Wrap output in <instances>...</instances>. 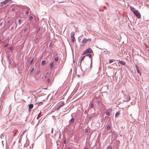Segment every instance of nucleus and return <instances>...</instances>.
I'll return each instance as SVG.
<instances>
[{
    "mask_svg": "<svg viewBox=\"0 0 149 149\" xmlns=\"http://www.w3.org/2000/svg\"><path fill=\"white\" fill-rule=\"evenodd\" d=\"M63 2H60V3H63Z\"/></svg>",
    "mask_w": 149,
    "mask_h": 149,
    "instance_id": "a19ab883",
    "label": "nucleus"
},
{
    "mask_svg": "<svg viewBox=\"0 0 149 149\" xmlns=\"http://www.w3.org/2000/svg\"><path fill=\"white\" fill-rule=\"evenodd\" d=\"M35 72L34 68L33 67L32 68L31 70V73H33Z\"/></svg>",
    "mask_w": 149,
    "mask_h": 149,
    "instance_id": "ddd939ff",
    "label": "nucleus"
},
{
    "mask_svg": "<svg viewBox=\"0 0 149 149\" xmlns=\"http://www.w3.org/2000/svg\"><path fill=\"white\" fill-rule=\"evenodd\" d=\"M8 44H7H7H6L5 45V47H7V46H8Z\"/></svg>",
    "mask_w": 149,
    "mask_h": 149,
    "instance_id": "c756f323",
    "label": "nucleus"
},
{
    "mask_svg": "<svg viewBox=\"0 0 149 149\" xmlns=\"http://www.w3.org/2000/svg\"><path fill=\"white\" fill-rule=\"evenodd\" d=\"M89 40V39H87L86 38H84L82 40L81 42L84 44H86L87 43L88 41Z\"/></svg>",
    "mask_w": 149,
    "mask_h": 149,
    "instance_id": "39448f33",
    "label": "nucleus"
},
{
    "mask_svg": "<svg viewBox=\"0 0 149 149\" xmlns=\"http://www.w3.org/2000/svg\"><path fill=\"white\" fill-rule=\"evenodd\" d=\"M112 149V147L111 146L109 147L108 148V149Z\"/></svg>",
    "mask_w": 149,
    "mask_h": 149,
    "instance_id": "2f4dec72",
    "label": "nucleus"
},
{
    "mask_svg": "<svg viewBox=\"0 0 149 149\" xmlns=\"http://www.w3.org/2000/svg\"><path fill=\"white\" fill-rule=\"evenodd\" d=\"M135 67L138 73L139 74L140 76H141V72H139L138 67L136 65H135Z\"/></svg>",
    "mask_w": 149,
    "mask_h": 149,
    "instance_id": "9b49d317",
    "label": "nucleus"
},
{
    "mask_svg": "<svg viewBox=\"0 0 149 149\" xmlns=\"http://www.w3.org/2000/svg\"><path fill=\"white\" fill-rule=\"evenodd\" d=\"M5 22V20L4 19H2L0 21V27H1V26Z\"/></svg>",
    "mask_w": 149,
    "mask_h": 149,
    "instance_id": "9d476101",
    "label": "nucleus"
},
{
    "mask_svg": "<svg viewBox=\"0 0 149 149\" xmlns=\"http://www.w3.org/2000/svg\"><path fill=\"white\" fill-rule=\"evenodd\" d=\"M38 116L37 117V119H38Z\"/></svg>",
    "mask_w": 149,
    "mask_h": 149,
    "instance_id": "ea45409f",
    "label": "nucleus"
},
{
    "mask_svg": "<svg viewBox=\"0 0 149 149\" xmlns=\"http://www.w3.org/2000/svg\"><path fill=\"white\" fill-rule=\"evenodd\" d=\"M106 113L107 116H109L110 114V112L109 111H107L106 112Z\"/></svg>",
    "mask_w": 149,
    "mask_h": 149,
    "instance_id": "aec40b11",
    "label": "nucleus"
},
{
    "mask_svg": "<svg viewBox=\"0 0 149 149\" xmlns=\"http://www.w3.org/2000/svg\"><path fill=\"white\" fill-rule=\"evenodd\" d=\"M40 31V29H38L37 31V32H39V31Z\"/></svg>",
    "mask_w": 149,
    "mask_h": 149,
    "instance_id": "f704fd0d",
    "label": "nucleus"
},
{
    "mask_svg": "<svg viewBox=\"0 0 149 149\" xmlns=\"http://www.w3.org/2000/svg\"><path fill=\"white\" fill-rule=\"evenodd\" d=\"M53 132V128H52V130H51V132Z\"/></svg>",
    "mask_w": 149,
    "mask_h": 149,
    "instance_id": "4c0bfd02",
    "label": "nucleus"
},
{
    "mask_svg": "<svg viewBox=\"0 0 149 149\" xmlns=\"http://www.w3.org/2000/svg\"><path fill=\"white\" fill-rule=\"evenodd\" d=\"M27 29H26H26H24V32H26V30H27Z\"/></svg>",
    "mask_w": 149,
    "mask_h": 149,
    "instance_id": "c9c22d12",
    "label": "nucleus"
},
{
    "mask_svg": "<svg viewBox=\"0 0 149 149\" xmlns=\"http://www.w3.org/2000/svg\"><path fill=\"white\" fill-rule=\"evenodd\" d=\"M41 64L42 65H45L46 64V61L45 60H44L42 61Z\"/></svg>",
    "mask_w": 149,
    "mask_h": 149,
    "instance_id": "4468645a",
    "label": "nucleus"
},
{
    "mask_svg": "<svg viewBox=\"0 0 149 149\" xmlns=\"http://www.w3.org/2000/svg\"><path fill=\"white\" fill-rule=\"evenodd\" d=\"M74 31H73L71 33L70 35V37L71 38V40L72 41V42H74Z\"/></svg>",
    "mask_w": 149,
    "mask_h": 149,
    "instance_id": "7ed1b4c3",
    "label": "nucleus"
},
{
    "mask_svg": "<svg viewBox=\"0 0 149 149\" xmlns=\"http://www.w3.org/2000/svg\"><path fill=\"white\" fill-rule=\"evenodd\" d=\"M113 61V60L112 59H110L109 60V63H111Z\"/></svg>",
    "mask_w": 149,
    "mask_h": 149,
    "instance_id": "393cba45",
    "label": "nucleus"
},
{
    "mask_svg": "<svg viewBox=\"0 0 149 149\" xmlns=\"http://www.w3.org/2000/svg\"><path fill=\"white\" fill-rule=\"evenodd\" d=\"M29 13V12L28 10H26V13L27 14H28Z\"/></svg>",
    "mask_w": 149,
    "mask_h": 149,
    "instance_id": "bb28decb",
    "label": "nucleus"
},
{
    "mask_svg": "<svg viewBox=\"0 0 149 149\" xmlns=\"http://www.w3.org/2000/svg\"><path fill=\"white\" fill-rule=\"evenodd\" d=\"M87 56H88L89 58H91L92 56V54H88L86 55Z\"/></svg>",
    "mask_w": 149,
    "mask_h": 149,
    "instance_id": "6ab92c4d",
    "label": "nucleus"
},
{
    "mask_svg": "<svg viewBox=\"0 0 149 149\" xmlns=\"http://www.w3.org/2000/svg\"><path fill=\"white\" fill-rule=\"evenodd\" d=\"M33 60H34V59H33H33H32L31 60V61H30V64H31V63H32L33 62Z\"/></svg>",
    "mask_w": 149,
    "mask_h": 149,
    "instance_id": "a878e982",
    "label": "nucleus"
},
{
    "mask_svg": "<svg viewBox=\"0 0 149 149\" xmlns=\"http://www.w3.org/2000/svg\"><path fill=\"white\" fill-rule=\"evenodd\" d=\"M120 113L118 112H116L115 114V117H118Z\"/></svg>",
    "mask_w": 149,
    "mask_h": 149,
    "instance_id": "a211bd4d",
    "label": "nucleus"
},
{
    "mask_svg": "<svg viewBox=\"0 0 149 149\" xmlns=\"http://www.w3.org/2000/svg\"><path fill=\"white\" fill-rule=\"evenodd\" d=\"M33 107V104H30L29 105V109H32Z\"/></svg>",
    "mask_w": 149,
    "mask_h": 149,
    "instance_id": "f8f14e48",
    "label": "nucleus"
},
{
    "mask_svg": "<svg viewBox=\"0 0 149 149\" xmlns=\"http://www.w3.org/2000/svg\"><path fill=\"white\" fill-rule=\"evenodd\" d=\"M130 7L131 10L134 13L136 12V11L138 10H136L134 7H132L131 6H130Z\"/></svg>",
    "mask_w": 149,
    "mask_h": 149,
    "instance_id": "6e6552de",
    "label": "nucleus"
},
{
    "mask_svg": "<svg viewBox=\"0 0 149 149\" xmlns=\"http://www.w3.org/2000/svg\"><path fill=\"white\" fill-rule=\"evenodd\" d=\"M93 105H94L93 104H91V107H93Z\"/></svg>",
    "mask_w": 149,
    "mask_h": 149,
    "instance_id": "c85d7f7f",
    "label": "nucleus"
},
{
    "mask_svg": "<svg viewBox=\"0 0 149 149\" xmlns=\"http://www.w3.org/2000/svg\"><path fill=\"white\" fill-rule=\"evenodd\" d=\"M54 65V63L53 62H52L50 64V68H52V67Z\"/></svg>",
    "mask_w": 149,
    "mask_h": 149,
    "instance_id": "f3484780",
    "label": "nucleus"
},
{
    "mask_svg": "<svg viewBox=\"0 0 149 149\" xmlns=\"http://www.w3.org/2000/svg\"><path fill=\"white\" fill-rule=\"evenodd\" d=\"M67 149H70V148H69V147H68V148H67Z\"/></svg>",
    "mask_w": 149,
    "mask_h": 149,
    "instance_id": "58836bf2",
    "label": "nucleus"
},
{
    "mask_svg": "<svg viewBox=\"0 0 149 149\" xmlns=\"http://www.w3.org/2000/svg\"><path fill=\"white\" fill-rule=\"evenodd\" d=\"M64 103L63 102L61 103L59 105H58L56 107V109L57 110L61 107L63 106L64 105Z\"/></svg>",
    "mask_w": 149,
    "mask_h": 149,
    "instance_id": "0eeeda50",
    "label": "nucleus"
},
{
    "mask_svg": "<svg viewBox=\"0 0 149 149\" xmlns=\"http://www.w3.org/2000/svg\"><path fill=\"white\" fill-rule=\"evenodd\" d=\"M83 149H88V148L87 147H85Z\"/></svg>",
    "mask_w": 149,
    "mask_h": 149,
    "instance_id": "e433bc0d",
    "label": "nucleus"
},
{
    "mask_svg": "<svg viewBox=\"0 0 149 149\" xmlns=\"http://www.w3.org/2000/svg\"><path fill=\"white\" fill-rule=\"evenodd\" d=\"M47 82L48 83H49V82H50V79L49 78H48V79H47Z\"/></svg>",
    "mask_w": 149,
    "mask_h": 149,
    "instance_id": "7c9ffc66",
    "label": "nucleus"
},
{
    "mask_svg": "<svg viewBox=\"0 0 149 149\" xmlns=\"http://www.w3.org/2000/svg\"><path fill=\"white\" fill-rule=\"evenodd\" d=\"M134 14L137 18L140 19L141 18V15L138 10L136 11V12L134 13Z\"/></svg>",
    "mask_w": 149,
    "mask_h": 149,
    "instance_id": "f03ea898",
    "label": "nucleus"
},
{
    "mask_svg": "<svg viewBox=\"0 0 149 149\" xmlns=\"http://www.w3.org/2000/svg\"><path fill=\"white\" fill-rule=\"evenodd\" d=\"M33 19V17L32 16H30L29 18V19L30 21H31Z\"/></svg>",
    "mask_w": 149,
    "mask_h": 149,
    "instance_id": "412c9836",
    "label": "nucleus"
},
{
    "mask_svg": "<svg viewBox=\"0 0 149 149\" xmlns=\"http://www.w3.org/2000/svg\"><path fill=\"white\" fill-rule=\"evenodd\" d=\"M84 56H81L80 58V63H81V61L83 60V59L84 58Z\"/></svg>",
    "mask_w": 149,
    "mask_h": 149,
    "instance_id": "2eb2a0df",
    "label": "nucleus"
},
{
    "mask_svg": "<svg viewBox=\"0 0 149 149\" xmlns=\"http://www.w3.org/2000/svg\"><path fill=\"white\" fill-rule=\"evenodd\" d=\"M119 63H120V64H121L122 65H125L126 63L125 62L123 61L119 60Z\"/></svg>",
    "mask_w": 149,
    "mask_h": 149,
    "instance_id": "1a4fd4ad",
    "label": "nucleus"
},
{
    "mask_svg": "<svg viewBox=\"0 0 149 149\" xmlns=\"http://www.w3.org/2000/svg\"><path fill=\"white\" fill-rule=\"evenodd\" d=\"M9 49L10 50H12L13 49V47H10L9 48Z\"/></svg>",
    "mask_w": 149,
    "mask_h": 149,
    "instance_id": "cd10ccee",
    "label": "nucleus"
},
{
    "mask_svg": "<svg viewBox=\"0 0 149 149\" xmlns=\"http://www.w3.org/2000/svg\"><path fill=\"white\" fill-rule=\"evenodd\" d=\"M58 60V58L57 57H56L54 58V60L56 61H57Z\"/></svg>",
    "mask_w": 149,
    "mask_h": 149,
    "instance_id": "5701e85b",
    "label": "nucleus"
},
{
    "mask_svg": "<svg viewBox=\"0 0 149 149\" xmlns=\"http://www.w3.org/2000/svg\"><path fill=\"white\" fill-rule=\"evenodd\" d=\"M74 121V119L73 118H72L70 120V122L71 123H73Z\"/></svg>",
    "mask_w": 149,
    "mask_h": 149,
    "instance_id": "dca6fc26",
    "label": "nucleus"
},
{
    "mask_svg": "<svg viewBox=\"0 0 149 149\" xmlns=\"http://www.w3.org/2000/svg\"><path fill=\"white\" fill-rule=\"evenodd\" d=\"M11 2V0H6L3 2H1V4L2 6H3L4 5L8 3H10Z\"/></svg>",
    "mask_w": 149,
    "mask_h": 149,
    "instance_id": "20e7f679",
    "label": "nucleus"
},
{
    "mask_svg": "<svg viewBox=\"0 0 149 149\" xmlns=\"http://www.w3.org/2000/svg\"><path fill=\"white\" fill-rule=\"evenodd\" d=\"M124 97L126 100H124V101H125L127 102V101H129L130 100V97L129 95H125L124 96Z\"/></svg>",
    "mask_w": 149,
    "mask_h": 149,
    "instance_id": "423d86ee",
    "label": "nucleus"
},
{
    "mask_svg": "<svg viewBox=\"0 0 149 149\" xmlns=\"http://www.w3.org/2000/svg\"><path fill=\"white\" fill-rule=\"evenodd\" d=\"M22 20L21 19H19L18 20V23L19 24H20L22 22Z\"/></svg>",
    "mask_w": 149,
    "mask_h": 149,
    "instance_id": "4be33fe9",
    "label": "nucleus"
},
{
    "mask_svg": "<svg viewBox=\"0 0 149 149\" xmlns=\"http://www.w3.org/2000/svg\"><path fill=\"white\" fill-rule=\"evenodd\" d=\"M110 129V127L109 125H108L107 127V129L108 130H109Z\"/></svg>",
    "mask_w": 149,
    "mask_h": 149,
    "instance_id": "b1692460",
    "label": "nucleus"
},
{
    "mask_svg": "<svg viewBox=\"0 0 149 149\" xmlns=\"http://www.w3.org/2000/svg\"><path fill=\"white\" fill-rule=\"evenodd\" d=\"M93 51L92 50L91 48H88L82 54V55H84V54H86L88 53H92Z\"/></svg>",
    "mask_w": 149,
    "mask_h": 149,
    "instance_id": "f257e3e1",
    "label": "nucleus"
},
{
    "mask_svg": "<svg viewBox=\"0 0 149 149\" xmlns=\"http://www.w3.org/2000/svg\"><path fill=\"white\" fill-rule=\"evenodd\" d=\"M3 136V134H2L1 135V136H0V138H1V137H2V136Z\"/></svg>",
    "mask_w": 149,
    "mask_h": 149,
    "instance_id": "72a5a7b5",
    "label": "nucleus"
},
{
    "mask_svg": "<svg viewBox=\"0 0 149 149\" xmlns=\"http://www.w3.org/2000/svg\"><path fill=\"white\" fill-rule=\"evenodd\" d=\"M64 143L65 144H66V140H65L64 141Z\"/></svg>",
    "mask_w": 149,
    "mask_h": 149,
    "instance_id": "473e14b6",
    "label": "nucleus"
}]
</instances>
